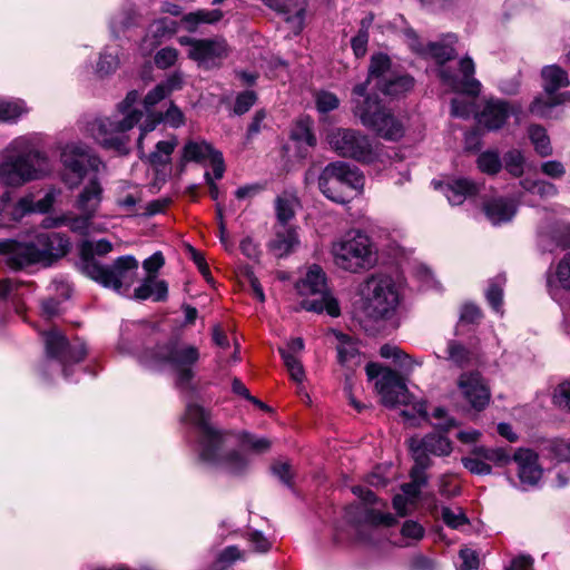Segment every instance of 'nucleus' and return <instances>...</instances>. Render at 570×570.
Returning <instances> with one entry per match:
<instances>
[{
  "mask_svg": "<svg viewBox=\"0 0 570 570\" xmlns=\"http://www.w3.org/2000/svg\"><path fill=\"white\" fill-rule=\"evenodd\" d=\"M185 420L199 430V459L204 463L219 466L232 474H239L247 468V459L238 451L228 449L232 434L210 425L208 413L202 406L188 404Z\"/></svg>",
  "mask_w": 570,
  "mask_h": 570,
  "instance_id": "1",
  "label": "nucleus"
},
{
  "mask_svg": "<svg viewBox=\"0 0 570 570\" xmlns=\"http://www.w3.org/2000/svg\"><path fill=\"white\" fill-rule=\"evenodd\" d=\"M138 98L139 94L136 90L129 91L114 114L87 124L89 135L106 149L128 154L130 142L128 132L142 118V111L134 107Z\"/></svg>",
  "mask_w": 570,
  "mask_h": 570,
  "instance_id": "2",
  "label": "nucleus"
},
{
  "mask_svg": "<svg viewBox=\"0 0 570 570\" xmlns=\"http://www.w3.org/2000/svg\"><path fill=\"white\" fill-rule=\"evenodd\" d=\"M0 181L20 187L49 171L48 158L26 137L13 139L0 153Z\"/></svg>",
  "mask_w": 570,
  "mask_h": 570,
  "instance_id": "3",
  "label": "nucleus"
},
{
  "mask_svg": "<svg viewBox=\"0 0 570 570\" xmlns=\"http://www.w3.org/2000/svg\"><path fill=\"white\" fill-rule=\"evenodd\" d=\"M446 43L429 42L424 46L414 37L410 46L415 52L433 58L441 66L438 72L439 77L452 91L463 92L472 97L479 96L481 83L474 78L475 65L471 57L465 56L459 62L460 72L462 75L461 78L443 66L456 55L452 46L456 41V37L449 35L446 36Z\"/></svg>",
  "mask_w": 570,
  "mask_h": 570,
  "instance_id": "4",
  "label": "nucleus"
},
{
  "mask_svg": "<svg viewBox=\"0 0 570 570\" xmlns=\"http://www.w3.org/2000/svg\"><path fill=\"white\" fill-rule=\"evenodd\" d=\"M196 346L184 343L178 338H170L146 350L140 355V363L149 370L159 371L169 365L176 372V385L183 391L193 390L195 377L194 366L199 360Z\"/></svg>",
  "mask_w": 570,
  "mask_h": 570,
  "instance_id": "5",
  "label": "nucleus"
},
{
  "mask_svg": "<svg viewBox=\"0 0 570 570\" xmlns=\"http://www.w3.org/2000/svg\"><path fill=\"white\" fill-rule=\"evenodd\" d=\"M352 111L361 124L386 140L404 136L403 122L376 96L366 95V85L358 83L352 91Z\"/></svg>",
  "mask_w": 570,
  "mask_h": 570,
  "instance_id": "6",
  "label": "nucleus"
},
{
  "mask_svg": "<svg viewBox=\"0 0 570 570\" xmlns=\"http://www.w3.org/2000/svg\"><path fill=\"white\" fill-rule=\"evenodd\" d=\"M364 176L360 169L345 161L336 160L324 167L318 176V188L330 200L346 204L353 194L362 193Z\"/></svg>",
  "mask_w": 570,
  "mask_h": 570,
  "instance_id": "7",
  "label": "nucleus"
},
{
  "mask_svg": "<svg viewBox=\"0 0 570 570\" xmlns=\"http://www.w3.org/2000/svg\"><path fill=\"white\" fill-rule=\"evenodd\" d=\"M331 253L334 264L351 273L372 268L376 263V254L368 236L361 232L347 233L332 244Z\"/></svg>",
  "mask_w": 570,
  "mask_h": 570,
  "instance_id": "8",
  "label": "nucleus"
},
{
  "mask_svg": "<svg viewBox=\"0 0 570 570\" xmlns=\"http://www.w3.org/2000/svg\"><path fill=\"white\" fill-rule=\"evenodd\" d=\"M138 268V261L131 255L120 256L111 265L90 258L86 262L85 275L104 287L125 294L136 282Z\"/></svg>",
  "mask_w": 570,
  "mask_h": 570,
  "instance_id": "9",
  "label": "nucleus"
},
{
  "mask_svg": "<svg viewBox=\"0 0 570 570\" xmlns=\"http://www.w3.org/2000/svg\"><path fill=\"white\" fill-rule=\"evenodd\" d=\"M326 141L334 153L344 158L370 164L379 158V145L367 135L353 128H332Z\"/></svg>",
  "mask_w": 570,
  "mask_h": 570,
  "instance_id": "10",
  "label": "nucleus"
},
{
  "mask_svg": "<svg viewBox=\"0 0 570 570\" xmlns=\"http://www.w3.org/2000/svg\"><path fill=\"white\" fill-rule=\"evenodd\" d=\"M296 289L299 295H315L317 298L304 299L302 307L309 312H326L330 316L340 315L338 302L330 295L327 289V278L323 268L316 264L308 267L304 277L296 283Z\"/></svg>",
  "mask_w": 570,
  "mask_h": 570,
  "instance_id": "11",
  "label": "nucleus"
},
{
  "mask_svg": "<svg viewBox=\"0 0 570 570\" xmlns=\"http://www.w3.org/2000/svg\"><path fill=\"white\" fill-rule=\"evenodd\" d=\"M364 83L366 85V91H368V86L372 85L374 89L386 96L397 97L410 91L413 88L414 80L407 75L392 70L387 56L375 55L371 59L368 76ZM366 95L370 94L366 92Z\"/></svg>",
  "mask_w": 570,
  "mask_h": 570,
  "instance_id": "12",
  "label": "nucleus"
},
{
  "mask_svg": "<svg viewBox=\"0 0 570 570\" xmlns=\"http://www.w3.org/2000/svg\"><path fill=\"white\" fill-rule=\"evenodd\" d=\"M365 309L373 320L390 317L399 304V294L390 277L371 276L363 287Z\"/></svg>",
  "mask_w": 570,
  "mask_h": 570,
  "instance_id": "13",
  "label": "nucleus"
},
{
  "mask_svg": "<svg viewBox=\"0 0 570 570\" xmlns=\"http://www.w3.org/2000/svg\"><path fill=\"white\" fill-rule=\"evenodd\" d=\"M45 343L47 362L57 361L63 376L68 377V368L81 362L87 355L86 344L80 340L68 342L66 336L57 328L41 333Z\"/></svg>",
  "mask_w": 570,
  "mask_h": 570,
  "instance_id": "14",
  "label": "nucleus"
},
{
  "mask_svg": "<svg viewBox=\"0 0 570 570\" xmlns=\"http://www.w3.org/2000/svg\"><path fill=\"white\" fill-rule=\"evenodd\" d=\"M61 161L70 171L66 177V183L70 188L79 185L87 173V168L98 170L100 161L95 157L90 148L81 142L67 144L61 151Z\"/></svg>",
  "mask_w": 570,
  "mask_h": 570,
  "instance_id": "15",
  "label": "nucleus"
},
{
  "mask_svg": "<svg viewBox=\"0 0 570 570\" xmlns=\"http://www.w3.org/2000/svg\"><path fill=\"white\" fill-rule=\"evenodd\" d=\"M39 264L51 265L63 257L70 249V239L67 235L57 232L40 233L33 240Z\"/></svg>",
  "mask_w": 570,
  "mask_h": 570,
  "instance_id": "16",
  "label": "nucleus"
},
{
  "mask_svg": "<svg viewBox=\"0 0 570 570\" xmlns=\"http://www.w3.org/2000/svg\"><path fill=\"white\" fill-rule=\"evenodd\" d=\"M0 255L2 262L11 269H22L39 264L33 242L19 243L12 239L0 240Z\"/></svg>",
  "mask_w": 570,
  "mask_h": 570,
  "instance_id": "17",
  "label": "nucleus"
},
{
  "mask_svg": "<svg viewBox=\"0 0 570 570\" xmlns=\"http://www.w3.org/2000/svg\"><path fill=\"white\" fill-rule=\"evenodd\" d=\"M375 387L386 406L407 404L410 394L402 377L393 370L385 368L382 377L376 381Z\"/></svg>",
  "mask_w": 570,
  "mask_h": 570,
  "instance_id": "18",
  "label": "nucleus"
},
{
  "mask_svg": "<svg viewBox=\"0 0 570 570\" xmlns=\"http://www.w3.org/2000/svg\"><path fill=\"white\" fill-rule=\"evenodd\" d=\"M458 387L474 410L481 411L489 404L490 391L480 373H463L459 377Z\"/></svg>",
  "mask_w": 570,
  "mask_h": 570,
  "instance_id": "19",
  "label": "nucleus"
},
{
  "mask_svg": "<svg viewBox=\"0 0 570 570\" xmlns=\"http://www.w3.org/2000/svg\"><path fill=\"white\" fill-rule=\"evenodd\" d=\"M190 46L189 57L205 68L217 66L228 55V47L224 39L195 40Z\"/></svg>",
  "mask_w": 570,
  "mask_h": 570,
  "instance_id": "20",
  "label": "nucleus"
},
{
  "mask_svg": "<svg viewBox=\"0 0 570 570\" xmlns=\"http://www.w3.org/2000/svg\"><path fill=\"white\" fill-rule=\"evenodd\" d=\"M512 105L501 99H489L483 108L475 115L478 124L488 130H499L508 118L514 114Z\"/></svg>",
  "mask_w": 570,
  "mask_h": 570,
  "instance_id": "21",
  "label": "nucleus"
},
{
  "mask_svg": "<svg viewBox=\"0 0 570 570\" xmlns=\"http://www.w3.org/2000/svg\"><path fill=\"white\" fill-rule=\"evenodd\" d=\"M518 465L520 482L524 485L534 487L542 476V469L538 463V455L530 449H519L512 455Z\"/></svg>",
  "mask_w": 570,
  "mask_h": 570,
  "instance_id": "22",
  "label": "nucleus"
},
{
  "mask_svg": "<svg viewBox=\"0 0 570 570\" xmlns=\"http://www.w3.org/2000/svg\"><path fill=\"white\" fill-rule=\"evenodd\" d=\"M102 200V187L97 178H92L79 193L75 208L79 213L88 214L92 217L96 216Z\"/></svg>",
  "mask_w": 570,
  "mask_h": 570,
  "instance_id": "23",
  "label": "nucleus"
},
{
  "mask_svg": "<svg viewBox=\"0 0 570 570\" xmlns=\"http://www.w3.org/2000/svg\"><path fill=\"white\" fill-rule=\"evenodd\" d=\"M271 9L287 14L286 21L292 23V28L301 31L304 23V1L303 0H263Z\"/></svg>",
  "mask_w": 570,
  "mask_h": 570,
  "instance_id": "24",
  "label": "nucleus"
},
{
  "mask_svg": "<svg viewBox=\"0 0 570 570\" xmlns=\"http://www.w3.org/2000/svg\"><path fill=\"white\" fill-rule=\"evenodd\" d=\"M483 212L493 225H499L512 219L515 215L517 206L510 199L493 198L484 203Z\"/></svg>",
  "mask_w": 570,
  "mask_h": 570,
  "instance_id": "25",
  "label": "nucleus"
},
{
  "mask_svg": "<svg viewBox=\"0 0 570 570\" xmlns=\"http://www.w3.org/2000/svg\"><path fill=\"white\" fill-rule=\"evenodd\" d=\"M298 235L295 228L281 225L275 237L269 243V249L276 257H284L292 253L298 245Z\"/></svg>",
  "mask_w": 570,
  "mask_h": 570,
  "instance_id": "26",
  "label": "nucleus"
},
{
  "mask_svg": "<svg viewBox=\"0 0 570 570\" xmlns=\"http://www.w3.org/2000/svg\"><path fill=\"white\" fill-rule=\"evenodd\" d=\"M541 76L543 79V89L548 97H556L554 95L559 89L569 86L567 72L559 66L551 65L542 69Z\"/></svg>",
  "mask_w": 570,
  "mask_h": 570,
  "instance_id": "27",
  "label": "nucleus"
},
{
  "mask_svg": "<svg viewBox=\"0 0 570 570\" xmlns=\"http://www.w3.org/2000/svg\"><path fill=\"white\" fill-rule=\"evenodd\" d=\"M479 186L466 178H460L448 184L444 194L451 205H461L466 197L476 194Z\"/></svg>",
  "mask_w": 570,
  "mask_h": 570,
  "instance_id": "28",
  "label": "nucleus"
},
{
  "mask_svg": "<svg viewBox=\"0 0 570 570\" xmlns=\"http://www.w3.org/2000/svg\"><path fill=\"white\" fill-rule=\"evenodd\" d=\"M337 340V360L341 365L350 366L358 357L357 342L346 334L334 332Z\"/></svg>",
  "mask_w": 570,
  "mask_h": 570,
  "instance_id": "29",
  "label": "nucleus"
},
{
  "mask_svg": "<svg viewBox=\"0 0 570 570\" xmlns=\"http://www.w3.org/2000/svg\"><path fill=\"white\" fill-rule=\"evenodd\" d=\"M218 153L206 141L186 142L183 149V161L204 163L210 160L214 154Z\"/></svg>",
  "mask_w": 570,
  "mask_h": 570,
  "instance_id": "30",
  "label": "nucleus"
},
{
  "mask_svg": "<svg viewBox=\"0 0 570 570\" xmlns=\"http://www.w3.org/2000/svg\"><path fill=\"white\" fill-rule=\"evenodd\" d=\"M410 450L412 452V456L414 460V465L411 469L412 473H417L422 476H428L425 470L430 466V452L425 450V446L422 445L420 439L412 438L410 440Z\"/></svg>",
  "mask_w": 570,
  "mask_h": 570,
  "instance_id": "31",
  "label": "nucleus"
},
{
  "mask_svg": "<svg viewBox=\"0 0 570 570\" xmlns=\"http://www.w3.org/2000/svg\"><path fill=\"white\" fill-rule=\"evenodd\" d=\"M297 198L291 193H283L275 200L276 216L281 225H286L295 216Z\"/></svg>",
  "mask_w": 570,
  "mask_h": 570,
  "instance_id": "32",
  "label": "nucleus"
},
{
  "mask_svg": "<svg viewBox=\"0 0 570 570\" xmlns=\"http://www.w3.org/2000/svg\"><path fill=\"white\" fill-rule=\"evenodd\" d=\"M570 101V92H563L556 97L535 98L530 105V112L538 117L544 118L550 115L553 107Z\"/></svg>",
  "mask_w": 570,
  "mask_h": 570,
  "instance_id": "33",
  "label": "nucleus"
},
{
  "mask_svg": "<svg viewBox=\"0 0 570 570\" xmlns=\"http://www.w3.org/2000/svg\"><path fill=\"white\" fill-rule=\"evenodd\" d=\"M65 218V226H68L71 232L80 236H87L91 230H98L94 227V217L88 214L79 213V215H75L72 213H66Z\"/></svg>",
  "mask_w": 570,
  "mask_h": 570,
  "instance_id": "34",
  "label": "nucleus"
},
{
  "mask_svg": "<svg viewBox=\"0 0 570 570\" xmlns=\"http://www.w3.org/2000/svg\"><path fill=\"white\" fill-rule=\"evenodd\" d=\"M380 355L384 358H393L395 363L406 371H412L414 366H420L423 363L422 361L413 360L399 347L389 344L381 347Z\"/></svg>",
  "mask_w": 570,
  "mask_h": 570,
  "instance_id": "35",
  "label": "nucleus"
},
{
  "mask_svg": "<svg viewBox=\"0 0 570 570\" xmlns=\"http://www.w3.org/2000/svg\"><path fill=\"white\" fill-rule=\"evenodd\" d=\"M529 138L534 146L535 151L541 157H548L552 155V146L550 138L547 135L546 129L539 125H532L529 127Z\"/></svg>",
  "mask_w": 570,
  "mask_h": 570,
  "instance_id": "36",
  "label": "nucleus"
},
{
  "mask_svg": "<svg viewBox=\"0 0 570 570\" xmlns=\"http://www.w3.org/2000/svg\"><path fill=\"white\" fill-rule=\"evenodd\" d=\"M420 441L425 450L434 455H449L452 451L451 442L440 433L428 434Z\"/></svg>",
  "mask_w": 570,
  "mask_h": 570,
  "instance_id": "37",
  "label": "nucleus"
},
{
  "mask_svg": "<svg viewBox=\"0 0 570 570\" xmlns=\"http://www.w3.org/2000/svg\"><path fill=\"white\" fill-rule=\"evenodd\" d=\"M445 360L450 361L458 367H464L470 364L472 353L460 342L449 341Z\"/></svg>",
  "mask_w": 570,
  "mask_h": 570,
  "instance_id": "38",
  "label": "nucleus"
},
{
  "mask_svg": "<svg viewBox=\"0 0 570 570\" xmlns=\"http://www.w3.org/2000/svg\"><path fill=\"white\" fill-rule=\"evenodd\" d=\"M360 510L361 518L358 522H364L370 527H377L380 524L391 527L395 523V518L391 513H381L366 507H356Z\"/></svg>",
  "mask_w": 570,
  "mask_h": 570,
  "instance_id": "39",
  "label": "nucleus"
},
{
  "mask_svg": "<svg viewBox=\"0 0 570 570\" xmlns=\"http://www.w3.org/2000/svg\"><path fill=\"white\" fill-rule=\"evenodd\" d=\"M112 249V244L107 239H99L97 242L87 240L81 246V255H82V272L85 273L86 262L91 259H96L95 255L104 256L107 255Z\"/></svg>",
  "mask_w": 570,
  "mask_h": 570,
  "instance_id": "40",
  "label": "nucleus"
},
{
  "mask_svg": "<svg viewBox=\"0 0 570 570\" xmlns=\"http://www.w3.org/2000/svg\"><path fill=\"white\" fill-rule=\"evenodd\" d=\"M177 142L176 140H163L158 141L156 145V150L150 153L148 156V161L153 166H164L167 165L170 160V155L173 154Z\"/></svg>",
  "mask_w": 570,
  "mask_h": 570,
  "instance_id": "41",
  "label": "nucleus"
},
{
  "mask_svg": "<svg viewBox=\"0 0 570 570\" xmlns=\"http://www.w3.org/2000/svg\"><path fill=\"white\" fill-rule=\"evenodd\" d=\"M504 284H505V277L499 275L490 282L489 287L485 292V296H487L489 304L498 313H500L501 308H502L503 285Z\"/></svg>",
  "mask_w": 570,
  "mask_h": 570,
  "instance_id": "42",
  "label": "nucleus"
},
{
  "mask_svg": "<svg viewBox=\"0 0 570 570\" xmlns=\"http://www.w3.org/2000/svg\"><path fill=\"white\" fill-rule=\"evenodd\" d=\"M520 184L523 189L540 197H553L558 193L557 187L546 180L525 178Z\"/></svg>",
  "mask_w": 570,
  "mask_h": 570,
  "instance_id": "43",
  "label": "nucleus"
},
{
  "mask_svg": "<svg viewBox=\"0 0 570 570\" xmlns=\"http://www.w3.org/2000/svg\"><path fill=\"white\" fill-rule=\"evenodd\" d=\"M475 453H479L481 456H483L487 463L492 462L498 466H504L512 460V456L503 448L480 446L475 449Z\"/></svg>",
  "mask_w": 570,
  "mask_h": 570,
  "instance_id": "44",
  "label": "nucleus"
},
{
  "mask_svg": "<svg viewBox=\"0 0 570 570\" xmlns=\"http://www.w3.org/2000/svg\"><path fill=\"white\" fill-rule=\"evenodd\" d=\"M478 168L488 175H495L500 171L502 163L497 151H484L480 154L476 160Z\"/></svg>",
  "mask_w": 570,
  "mask_h": 570,
  "instance_id": "45",
  "label": "nucleus"
},
{
  "mask_svg": "<svg viewBox=\"0 0 570 570\" xmlns=\"http://www.w3.org/2000/svg\"><path fill=\"white\" fill-rule=\"evenodd\" d=\"M176 32V22L168 18L154 21L149 28V33L159 43L161 39L173 36Z\"/></svg>",
  "mask_w": 570,
  "mask_h": 570,
  "instance_id": "46",
  "label": "nucleus"
},
{
  "mask_svg": "<svg viewBox=\"0 0 570 570\" xmlns=\"http://www.w3.org/2000/svg\"><path fill=\"white\" fill-rule=\"evenodd\" d=\"M223 18V12L218 9L214 10H198L190 12L184 17V21L193 26L199 23H214Z\"/></svg>",
  "mask_w": 570,
  "mask_h": 570,
  "instance_id": "47",
  "label": "nucleus"
},
{
  "mask_svg": "<svg viewBox=\"0 0 570 570\" xmlns=\"http://www.w3.org/2000/svg\"><path fill=\"white\" fill-rule=\"evenodd\" d=\"M26 112V107L21 100H3L0 99V120L10 121L20 117Z\"/></svg>",
  "mask_w": 570,
  "mask_h": 570,
  "instance_id": "48",
  "label": "nucleus"
},
{
  "mask_svg": "<svg viewBox=\"0 0 570 570\" xmlns=\"http://www.w3.org/2000/svg\"><path fill=\"white\" fill-rule=\"evenodd\" d=\"M282 358L292 380L302 383L305 379V371L301 361L287 351H282Z\"/></svg>",
  "mask_w": 570,
  "mask_h": 570,
  "instance_id": "49",
  "label": "nucleus"
},
{
  "mask_svg": "<svg viewBox=\"0 0 570 570\" xmlns=\"http://www.w3.org/2000/svg\"><path fill=\"white\" fill-rule=\"evenodd\" d=\"M411 481L402 484V491L405 497L413 503L421 493V489L426 485L428 476L419 475L410 472Z\"/></svg>",
  "mask_w": 570,
  "mask_h": 570,
  "instance_id": "50",
  "label": "nucleus"
},
{
  "mask_svg": "<svg viewBox=\"0 0 570 570\" xmlns=\"http://www.w3.org/2000/svg\"><path fill=\"white\" fill-rule=\"evenodd\" d=\"M462 464L471 473L479 475H488L492 471L491 465L484 461L483 456L475 453V451L472 456L463 458Z\"/></svg>",
  "mask_w": 570,
  "mask_h": 570,
  "instance_id": "51",
  "label": "nucleus"
},
{
  "mask_svg": "<svg viewBox=\"0 0 570 570\" xmlns=\"http://www.w3.org/2000/svg\"><path fill=\"white\" fill-rule=\"evenodd\" d=\"M119 66V59L116 51H104L100 55L99 61L97 63V72L101 76H107L114 71Z\"/></svg>",
  "mask_w": 570,
  "mask_h": 570,
  "instance_id": "52",
  "label": "nucleus"
},
{
  "mask_svg": "<svg viewBox=\"0 0 570 570\" xmlns=\"http://www.w3.org/2000/svg\"><path fill=\"white\" fill-rule=\"evenodd\" d=\"M441 515L444 523L453 529H458L468 523V518L460 508L451 509L443 507Z\"/></svg>",
  "mask_w": 570,
  "mask_h": 570,
  "instance_id": "53",
  "label": "nucleus"
},
{
  "mask_svg": "<svg viewBox=\"0 0 570 570\" xmlns=\"http://www.w3.org/2000/svg\"><path fill=\"white\" fill-rule=\"evenodd\" d=\"M272 473L286 487H293V470L288 462L276 461L271 466Z\"/></svg>",
  "mask_w": 570,
  "mask_h": 570,
  "instance_id": "54",
  "label": "nucleus"
},
{
  "mask_svg": "<svg viewBox=\"0 0 570 570\" xmlns=\"http://www.w3.org/2000/svg\"><path fill=\"white\" fill-rule=\"evenodd\" d=\"M523 156L519 150H510L504 155L507 170L515 177L523 173Z\"/></svg>",
  "mask_w": 570,
  "mask_h": 570,
  "instance_id": "55",
  "label": "nucleus"
},
{
  "mask_svg": "<svg viewBox=\"0 0 570 570\" xmlns=\"http://www.w3.org/2000/svg\"><path fill=\"white\" fill-rule=\"evenodd\" d=\"M178 50L171 47L160 49L155 56V63L160 69H167L176 63Z\"/></svg>",
  "mask_w": 570,
  "mask_h": 570,
  "instance_id": "56",
  "label": "nucleus"
},
{
  "mask_svg": "<svg viewBox=\"0 0 570 570\" xmlns=\"http://www.w3.org/2000/svg\"><path fill=\"white\" fill-rule=\"evenodd\" d=\"M474 102L465 98H453L451 100V115L459 118H469L473 112Z\"/></svg>",
  "mask_w": 570,
  "mask_h": 570,
  "instance_id": "57",
  "label": "nucleus"
},
{
  "mask_svg": "<svg viewBox=\"0 0 570 570\" xmlns=\"http://www.w3.org/2000/svg\"><path fill=\"white\" fill-rule=\"evenodd\" d=\"M256 100H257V96L254 91L247 90V91L239 94L236 97L234 112L236 115H244L252 108V106H254Z\"/></svg>",
  "mask_w": 570,
  "mask_h": 570,
  "instance_id": "58",
  "label": "nucleus"
},
{
  "mask_svg": "<svg viewBox=\"0 0 570 570\" xmlns=\"http://www.w3.org/2000/svg\"><path fill=\"white\" fill-rule=\"evenodd\" d=\"M316 107L320 112H328L338 107V99L332 92L321 91L316 95Z\"/></svg>",
  "mask_w": 570,
  "mask_h": 570,
  "instance_id": "59",
  "label": "nucleus"
},
{
  "mask_svg": "<svg viewBox=\"0 0 570 570\" xmlns=\"http://www.w3.org/2000/svg\"><path fill=\"white\" fill-rule=\"evenodd\" d=\"M148 116H147V119L146 121L141 125L140 127V135L138 137V141H137V147H138V151L139 153H142V139H144V136L149 132V131H153L156 127L157 124H159L160 121H163V114L161 112H147Z\"/></svg>",
  "mask_w": 570,
  "mask_h": 570,
  "instance_id": "60",
  "label": "nucleus"
},
{
  "mask_svg": "<svg viewBox=\"0 0 570 570\" xmlns=\"http://www.w3.org/2000/svg\"><path fill=\"white\" fill-rule=\"evenodd\" d=\"M368 42V31L363 24L357 35L352 38L351 45L356 57H363L366 53Z\"/></svg>",
  "mask_w": 570,
  "mask_h": 570,
  "instance_id": "61",
  "label": "nucleus"
},
{
  "mask_svg": "<svg viewBox=\"0 0 570 570\" xmlns=\"http://www.w3.org/2000/svg\"><path fill=\"white\" fill-rule=\"evenodd\" d=\"M459 557L462 560L460 566L461 570H473L480 567V558L476 551L470 548H463L459 552Z\"/></svg>",
  "mask_w": 570,
  "mask_h": 570,
  "instance_id": "62",
  "label": "nucleus"
},
{
  "mask_svg": "<svg viewBox=\"0 0 570 570\" xmlns=\"http://www.w3.org/2000/svg\"><path fill=\"white\" fill-rule=\"evenodd\" d=\"M557 277L563 288L570 289V254H567L558 264Z\"/></svg>",
  "mask_w": 570,
  "mask_h": 570,
  "instance_id": "63",
  "label": "nucleus"
},
{
  "mask_svg": "<svg viewBox=\"0 0 570 570\" xmlns=\"http://www.w3.org/2000/svg\"><path fill=\"white\" fill-rule=\"evenodd\" d=\"M553 397L557 405L570 411V381L561 383L556 389Z\"/></svg>",
  "mask_w": 570,
  "mask_h": 570,
  "instance_id": "64",
  "label": "nucleus"
}]
</instances>
